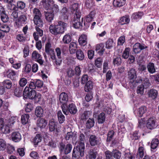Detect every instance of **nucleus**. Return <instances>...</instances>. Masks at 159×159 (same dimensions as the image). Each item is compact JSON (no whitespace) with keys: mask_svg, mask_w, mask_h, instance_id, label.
<instances>
[{"mask_svg":"<svg viewBox=\"0 0 159 159\" xmlns=\"http://www.w3.org/2000/svg\"><path fill=\"white\" fill-rule=\"evenodd\" d=\"M125 41V38L124 36L120 37L118 40V44L119 45H122Z\"/></svg>","mask_w":159,"mask_h":159,"instance_id":"338daca9","label":"nucleus"},{"mask_svg":"<svg viewBox=\"0 0 159 159\" xmlns=\"http://www.w3.org/2000/svg\"><path fill=\"white\" fill-rule=\"evenodd\" d=\"M159 142L157 139H153L151 143V148L153 149H155L157 147Z\"/></svg>","mask_w":159,"mask_h":159,"instance_id":"09e8293b","label":"nucleus"},{"mask_svg":"<svg viewBox=\"0 0 159 159\" xmlns=\"http://www.w3.org/2000/svg\"><path fill=\"white\" fill-rule=\"evenodd\" d=\"M27 83V80L25 78H21L19 81V84L20 87H22L25 86Z\"/></svg>","mask_w":159,"mask_h":159,"instance_id":"5fc2aeb1","label":"nucleus"},{"mask_svg":"<svg viewBox=\"0 0 159 159\" xmlns=\"http://www.w3.org/2000/svg\"><path fill=\"white\" fill-rule=\"evenodd\" d=\"M45 18L48 22H52L53 20L54 15L53 12L45 11L44 12Z\"/></svg>","mask_w":159,"mask_h":159,"instance_id":"2eb2a0df","label":"nucleus"},{"mask_svg":"<svg viewBox=\"0 0 159 159\" xmlns=\"http://www.w3.org/2000/svg\"><path fill=\"white\" fill-rule=\"evenodd\" d=\"M94 120L93 118H89L87 121L86 126L88 128L90 129L94 126Z\"/></svg>","mask_w":159,"mask_h":159,"instance_id":"ea45409f","label":"nucleus"},{"mask_svg":"<svg viewBox=\"0 0 159 159\" xmlns=\"http://www.w3.org/2000/svg\"><path fill=\"white\" fill-rule=\"evenodd\" d=\"M143 15V13L142 12H138L134 13L133 14L131 17V19L132 20H136L140 19Z\"/></svg>","mask_w":159,"mask_h":159,"instance_id":"a878e982","label":"nucleus"},{"mask_svg":"<svg viewBox=\"0 0 159 159\" xmlns=\"http://www.w3.org/2000/svg\"><path fill=\"white\" fill-rule=\"evenodd\" d=\"M17 6L18 8L22 10L25 7V4L24 2L19 1L17 2Z\"/></svg>","mask_w":159,"mask_h":159,"instance_id":"052dcab7","label":"nucleus"},{"mask_svg":"<svg viewBox=\"0 0 159 159\" xmlns=\"http://www.w3.org/2000/svg\"><path fill=\"white\" fill-rule=\"evenodd\" d=\"M18 119L17 116H12L7 121L6 124L8 126H11Z\"/></svg>","mask_w":159,"mask_h":159,"instance_id":"c85d7f7f","label":"nucleus"},{"mask_svg":"<svg viewBox=\"0 0 159 159\" xmlns=\"http://www.w3.org/2000/svg\"><path fill=\"white\" fill-rule=\"evenodd\" d=\"M0 30L5 33L8 32L10 29L9 27L7 25L2 24L0 25Z\"/></svg>","mask_w":159,"mask_h":159,"instance_id":"8fccbe9b","label":"nucleus"},{"mask_svg":"<svg viewBox=\"0 0 159 159\" xmlns=\"http://www.w3.org/2000/svg\"><path fill=\"white\" fill-rule=\"evenodd\" d=\"M47 123V120L43 118H40L37 120V126L40 128L43 129L46 127Z\"/></svg>","mask_w":159,"mask_h":159,"instance_id":"dca6fc26","label":"nucleus"},{"mask_svg":"<svg viewBox=\"0 0 159 159\" xmlns=\"http://www.w3.org/2000/svg\"><path fill=\"white\" fill-rule=\"evenodd\" d=\"M27 19L25 16L21 15L16 21V24L18 27H19L22 25L23 24L25 23Z\"/></svg>","mask_w":159,"mask_h":159,"instance_id":"a211bd4d","label":"nucleus"},{"mask_svg":"<svg viewBox=\"0 0 159 159\" xmlns=\"http://www.w3.org/2000/svg\"><path fill=\"white\" fill-rule=\"evenodd\" d=\"M113 156L116 159H120L121 157V153L118 150H116L112 152Z\"/></svg>","mask_w":159,"mask_h":159,"instance_id":"603ef678","label":"nucleus"},{"mask_svg":"<svg viewBox=\"0 0 159 159\" xmlns=\"http://www.w3.org/2000/svg\"><path fill=\"white\" fill-rule=\"evenodd\" d=\"M49 130L51 131H55L57 133H59L60 131V127L58 123L55 121L53 119H52L49 121Z\"/></svg>","mask_w":159,"mask_h":159,"instance_id":"39448f33","label":"nucleus"},{"mask_svg":"<svg viewBox=\"0 0 159 159\" xmlns=\"http://www.w3.org/2000/svg\"><path fill=\"white\" fill-rule=\"evenodd\" d=\"M105 116L104 113H101L98 116V121L99 123H102L105 121Z\"/></svg>","mask_w":159,"mask_h":159,"instance_id":"49530a36","label":"nucleus"},{"mask_svg":"<svg viewBox=\"0 0 159 159\" xmlns=\"http://www.w3.org/2000/svg\"><path fill=\"white\" fill-rule=\"evenodd\" d=\"M33 15L34 16V18L37 17V18L41 17V14L40 11L37 8H34L33 10Z\"/></svg>","mask_w":159,"mask_h":159,"instance_id":"13d9d810","label":"nucleus"},{"mask_svg":"<svg viewBox=\"0 0 159 159\" xmlns=\"http://www.w3.org/2000/svg\"><path fill=\"white\" fill-rule=\"evenodd\" d=\"M68 96L66 93L63 92L61 93L59 97V100L60 102L62 103L61 106H66V103L68 101Z\"/></svg>","mask_w":159,"mask_h":159,"instance_id":"f8f14e48","label":"nucleus"},{"mask_svg":"<svg viewBox=\"0 0 159 159\" xmlns=\"http://www.w3.org/2000/svg\"><path fill=\"white\" fill-rule=\"evenodd\" d=\"M66 73L69 77H71L75 75L74 71L71 67H69L66 69Z\"/></svg>","mask_w":159,"mask_h":159,"instance_id":"bf43d9fd","label":"nucleus"},{"mask_svg":"<svg viewBox=\"0 0 159 159\" xmlns=\"http://www.w3.org/2000/svg\"><path fill=\"white\" fill-rule=\"evenodd\" d=\"M7 150L9 154H11L15 151V149L13 146L8 145L7 147Z\"/></svg>","mask_w":159,"mask_h":159,"instance_id":"e2e57ef3","label":"nucleus"},{"mask_svg":"<svg viewBox=\"0 0 159 159\" xmlns=\"http://www.w3.org/2000/svg\"><path fill=\"white\" fill-rule=\"evenodd\" d=\"M71 37L69 34H65L63 37L62 41L64 44H68L71 40Z\"/></svg>","mask_w":159,"mask_h":159,"instance_id":"c9c22d12","label":"nucleus"},{"mask_svg":"<svg viewBox=\"0 0 159 159\" xmlns=\"http://www.w3.org/2000/svg\"><path fill=\"white\" fill-rule=\"evenodd\" d=\"M6 147V143L4 140L0 139V151H4Z\"/></svg>","mask_w":159,"mask_h":159,"instance_id":"864d4df0","label":"nucleus"},{"mask_svg":"<svg viewBox=\"0 0 159 159\" xmlns=\"http://www.w3.org/2000/svg\"><path fill=\"white\" fill-rule=\"evenodd\" d=\"M61 18L63 20L67 19L69 15L68 11L66 7H63L61 11Z\"/></svg>","mask_w":159,"mask_h":159,"instance_id":"5701e85b","label":"nucleus"},{"mask_svg":"<svg viewBox=\"0 0 159 159\" xmlns=\"http://www.w3.org/2000/svg\"><path fill=\"white\" fill-rule=\"evenodd\" d=\"M148 71L151 73L153 74L155 72L154 64L152 63H150L147 66Z\"/></svg>","mask_w":159,"mask_h":159,"instance_id":"c03bdc74","label":"nucleus"},{"mask_svg":"<svg viewBox=\"0 0 159 159\" xmlns=\"http://www.w3.org/2000/svg\"><path fill=\"white\" fill-rule=\"evenodd\" d=\"M95 14L96 12L94 11L91 12L88 15L85 17V20L88 22H91L94 18Z\"/></svg>","mask_w":159,"mask_h":159,"instance_id":"c756f323","label":"nucleus"},{"mask_svg":"<svg viewBox=\"0 0 159 159\" xmlns=\"http://www.w3.org/2000/svg\"><path fill=\"white\" fill-rule=\"evenodd\" d=\"M126 2V0H114V4L117 7H121L124 5Z\"/></svg>","mask_w":159,"mask_h":159,"instance_id":"a18cd8bd","label":"nucleus"},{"mask_svg":"<svg viewBox=\"0 0 159 159\" xmlns=\"http://www.w3.org/2000/svg\"><path fill=\"white\" fill-rule=\"evenodd\" d=\"M7 76L12 80H15L16 77V72L12 70L9 69L7 70L6 72Z\"/></svg>","mask_w":159,"mask_h":159,"instance_id":"f3484780","label":"nucleus"},{"mask_svg":"<svg viewBox=\"0 0 159 159\" xmlns=\"http://www.w3.org/2000/svg\"><path fill=\"white\" fill-rule=\"evenodd\" d=\"M72 148V145L70 144H68L65 146L63 143H61L60 149L61 152L64 151L65 154H67L71 152Z\"/></svg>","mask_w":159,"mask_h":159,"instance_id":"9d476101","label":"nucleus"},{"mask_svg":"<svg viewBox=\"0 0 159 159\" xmlns=\"http://www.w3.org/2000/svg\"><path fill=\"white\" fill-rule=\"evenodd\" d=\"M89 140L92 146H94L99 143V142L97 139V137L94 135H91L90 136Z\"/></svg>","mask_w":159,"mask_h":159,"instance_id":"b1692460","label":"nucleus"},{"mask_svg":"<svg viewBox=\"0 0 159 159\" xmlns=\"http://www.w3.org/2000/svg\"><path fill=\"white\" fill-rule=\"evenodd\" d=\"M158 94L157 91L153 89H150L148 92L149 97L152 99H155L157 97Z\"/></svg>","mask_w":159,"mask_h":159,"instance_id":"393cba45","label":"nucleus"},{"mask_svg":"<svg viewBox=\"0 0 159 159\" xmlns=\"http://www.w3.org/2000/svg\"><path fill=\"white\" fill-rule=\"evenodd\" d=\"M156 122L155 119L154 117L150 118L147 120L146 127L149 129H153L156 127Z\"/></svg>","mask_w":159,"mask_h":159,"instance_id":"1a4fd4ad","label":"nucleus"},{"mask_svg":"<svg viewBox=\"0 0 159 159\" xmlns=\"http://www.w3.org/2000/svg\"><path fill=\"white\" fill-rule=\"evenodd\" d=\"M93 0H86L85 5L87 7L90 8L93 6Z\"/></svg>","mask_w":159,"mask_h":159,"instance_id":"0e129e2a","label":"nucleus"},{"mask_svg":"<svg viewBox=\"0 0 159 159\" xmlns=\"http://www.w3.org/2000/svg\"><path fill=\"white\" fill-rule=\"evenodd\" d=\"M93 84L92 81L89 80L85 84L84 90L85 92H90L93 89Z\"/></svg>","mask_w":159,"mask_h":159,"instance_id":"412c9836","label":"nucleus"},{"mask_svg":"<svg viewBox=\"0 0 159 159\" xmlns=\"http://www.w3.org/2000/svg\"><path fill=\"white\" fill-rule=\"evenodd\" d=\"M77 49V45L75 42H72L69 45V50L71 54L74 53Z\"/></svg>","mask_w":159,"mask_h":159,"instance_id":"cd10ccee","label":"nucleus"},{"mask_svg":"<svg viewBox=\"0 0 159 159\" xmlns=\"http://www.w3.org/2000/svg\"><path fill=\"white\" fill-rule=\"evenodd\" d=\"M23 94L24 97L28 98L31 99H33L36 95V92L34 90H31L30 91L28 86H26L24 89Z\"/></svg>","mask_w":159,"mask_h":159,"instance_id":"20e7f679","label":"nucleus"},{"mask_svg":"<svg viewBox=\"0 0 159 159\" xmlns=\"http://www.w3.org/2000/svg\"><path fill=\"white\" fill-rule=\"evenodd\" d=\"M115 44L113 40L112 39H109L106 42V47L107 49H111Z\"/></svg>","mask_w":159,"mask_h":159,"instance_id":"37998d69","label":"nucleus"},{"mask_svg":"<svg viewBox=\"0 0 159 159\" xmlns=\"http://www.w3.org/2000/svg\"><path fill=\"white\" fill-rule=\"evenodd\" d=\"M29 117L28 114H24L22 116L21 122L23 124L25 125L28 123Z\"/></svg>","mask_w":159,"mask_h":159,"instance_id":"79ce46f5","label":"nucleus"},{"mask_svg":"<svg viewBox=\"0 0 159 159\" xmlns=\"http://www.w3.org/2000/svg\"><path fill=\"white\" fill-rule=\"evenodd\" d=\"M147 111L146 107L144 106L141 107L138 110L137 116L139 117H141L143 114L145 113Z\"/></svg>","mask_w":159,"mask_h":159,"instance_id":"f704fd0d","label":"nucleus"},{"mask_svg":"<svg viewBox=\"0 0 159 159\" xmlns=\"http://www.w3.org/2000/svg\"><path fill=\"white\" fill-rule=\"evenodd\" d=\"M42 140V137L40 134H37L34 139L33 142L34 145H37L39 143L41 142Z\"/></svg>","mask_w":159,"mask_h":159,"instance_id":"de8ad7c7","label":"nucleus"},{"mask_svg":"<svg viewBox=\"0 0 159 159\" xmlns=\"http://www.w3.org/2000/svg\"><path fill=\"white\" fill-rule=\"evenodd\" d=\"M57 25H51L49 27L50 32L52 34L57 35L63 34L66 30L67 24L61 21H58Z\"/></svg>","mask_w":159,"mask_h":159,"instance_id":"f257e3e1","label":"nucleus"},{"mask_svg":"<svg viewBox=\"0 0 159 159\" xmlns=\"http://www.w3.org/2000/svg\"><path fill=\"white\" fill-rule=\"evenodd\" d=\"M1 18L2 20L4 23L7 22L8 20V17L7 16L5 13V12L1 14L0 15Z\"/></svg>","mask_w":159,"mask_h":159,"instance_id":"680f3d73","label":"nucleus"},{"mask_svg":"<svg viewBox=\"0 0 159 159\" xmlns=\"http://www.w3.org/2000/svg\"><path fill=\"white\" fill-rule=\"evenodd\" d=\"M145 87L143 85H140L137 88V93L140 95H142L144 93V90Z\"/></svg>","mask_w":159,"mask_h":159,"instance_id":"3c124183","label":"nucleus"},{"mask_svg":"<svg viewBox=\"0 0 159 159\" xmlns=\"http://www.w3.org/2000/svg\"><path fill=\"white\" fill-rule=\"evenodd\" d=\"M12 140L15 142H18L20 140L21 137L20 133L17 132H13L11 135Z\"/></svg>","mask_w":159,"mask_h":159,"instance_id":"6ab92c4d","label":"nucleus"},{"mask_svg":"<svg viewBox=\"0 0 159 159\" xmlns=\"http://www.w3.org/2000/svg\"><path fill=\"white\" fill-rule=\"evenodd\" d=\"M95 49L96 51H98V53L102 54L105 50L104 44L100 43L97 44L96 46Z\"/></svg>","mask_w":159,"mask_h":159,"instance_id":"e433bc0d","label":"nucleus"},{"mask_svg":"<svg viewBox=\"0 0 159 159\" xmlns=\"http://www.w3.org/2000/svg\"><path fill=\"white\" fill-rule=\"evenodd\" d=\"M57 58L55 56V59H52L54 63V64L57 66H60L62 62V59L61 56V51L59 48H57L55 49Z\"/></svg>","mask_w":159,"mask_h":159,"instance_id":"423d86ee","label":"nucleus"},{"mask_svg":"<svg viewBox=\"0 0 159 159\" xmlns=\"http://www.w3.org/2000/svg\"><path fill=\"white\" fill-rule=\"evenodd\" d=\"M45 51L48 54L50 55L52 59H55V55L54 49L51 48V45L50 43H48L46 44Z\"/></svg>","mask_w":159,"mask_h":159,"instance_id":"0eeeda50","label":"nucleus"},{"mask_svg":"<svg viewBox=\"0 0 159 159\" xmlns=\"http://www.w3.org/2000/svg\"><path fill=\"white\" fill-rule=\"evenodd\" d=\"M76 56L77 59L80 60H83L84 57L83 52L80 49L77 50L76 52Z\"/></svg>","mask_w":159,"mask_h":159,"instance_id":"58836bf2","label":"nucleus"},{"mask_svg":"<svg viewBox=\"0 0 159 159\" xmlns=\"http://www.w3.org/2000/svg\"><path fill=\"white\" fill-rule=\"evenodd\" d=\"M85 145L84 143H79L76 148L73 150L72 158L73 159H79L80 157L84 156V154Z\"/></svg>","mask_w":159,"mask_h":159,"instance_id":"f03ea898","label":"nucleus"},{"mask_svg":"<svg viewBox=\"0 0 159 159\" xmlns=\"http://www.w3.org/2000/svg\"><path fill=\"white\" fill-rule=\"evenodd\" d=\"M53 2L52 0H43L42 2V5L47 10H50L53 6Z\"/></svg>","mask_w":159,"mask_h":159,"instance_id":"ddd939ff","label":"nucleus"},{"mask_svg":"<svg viewBox=\"0 0 159 159\" xmlns=\"http://www.w3.org/2000/svg\"><path fill=\"white\" fill-rule=\"evenodd\" d=\"M130 21L129 16H125L121 17L120 19L119 22L122 25L128 24Z\"/></svg>","mask_w":159,"mask_h":159,"instance_id":"2f4dec72","label":"nucleus"},{"mask_svg":"<svg viewBox=\"0 0 159 159\" xmlns=\"http://www.w3.org/2000/svg\"><path fill=\"white\" fill-rule=\"evenodd\" d=\"M2 83L4 86L7 89H10L11 87V83L9 80H5Z\"/></svg>","mask_w":159,"mask_h":159,"instance_id":"6e6d98bb","label":"nucleus"},{"mask_svg":"<svg viewBox=\"0 0 159 159\" xmlns=\"http://www.w3.org/2000/svg\"><path fill=\"white\" fill-rule=\"evenodd\" d=\"M128 75L129 78L131 80V82L133 83L137 77L136 71L134 69H131L128 72Z\"/></svg>","mask_w":159,"mask_h":159,"instance_id":"4468645a","label":"nucleus"},{"mask_svg":"<svg viewBox=\"0 0 159 159\" xmlns=\"http://www.w3.org/2000/svg\"><path fill=\"white\" fill-rule=\"evenodd\" d=\"M61 108L63 113L67 115L70 112L71 114H75L77 111V109L75 105L73 103H71L69 105L66 109L65 108V106H61Z\"/></svg>","mask_w":159,"mask_h":159,"instance_id":"7ed1b4c3","label":"nucleus"},{"mask_svg":"<svg viewBox=\"0 0 159 159\" xmlns=\"http://www.w3.org/2000/svg\"><path fill=\"white\" fill-rule=\"evenodd\" d=\"M144 155V148L142 146L139 147L138 149V153L136 155L137 157L139 159H142Z\"/></svg>","mask_w":159,"mask_h":159,"instance_id":"72a5a7b5","label":"nucleus"},{"mask_svg":"<svg viewBox=\"0 0 159 159\" xmlns=\"http://www.w3.org/2000/svg\"><path fill=\"white\" fill-rule=\"evenodd\" d=\"M35 114L38 117L42 116L43 114V110L42 107L40 106L37 107L35 109Z\"/></svg>","mask_w":159,"mask_h":159,"instance_id":"bb28decb","label":"nucleus"},{"mask_svg":"<svg viewBox=\"0 0 159 159\" xmlns=\"http://www.w3.org/2000/svg\"><path fill=\"white\" fill-rule=\"evenodd\" d=\"M24 53V57H26L28 56L29 53V48L28 46H25L23 50Z\"/></svg>","mask_w":159,"mask_h":159,"instance_id":"774afa93","label":"nucleus"},{"mask_svg":"<svg viewBox=\"0 0 159 159\" xmlns=\"http://www.w3.org/2000/svg\"><path fill=\"white\" fill-rule=\"evenodd\" d=\"M57 117L58 120L60 123H62L65 121V116L62 114L61 111H59L58 112Z\"/></svg>","mask_w":159,"mask_h":159,"instance_id":"a19ab883","label":"nucleus"},{"mask_svg":"<svg viewBox=\"0 0 159 159\" xmlns=\"http://www.w3.org/2000/svg\"><path fill=\"white\" fill-rule=\"evenodd\" d=\"M130 49L129 48H126L123 54L122 55V57L124 59L127 58L129 56V52Z\"/></svg>","mask_w":159,"mask_h":159,"instance_id":"4d7b16f0","label":"nucleus"},{"mask_svg":"<svg viewBox=\"0 0 159 159\" xmlns=\"http://www.w3.org/2000/svg\"><path fill=\"white\" fill-rule=\"evenodd\" d=\"M106 159H113L112 152L109 151H106L105 153Z\"/></svg>","mask_w":159,"mask_h":159,"instance_id":"69168bd1","label":"nucleus"},{"mask_svg":"<svg viewBox=\"0 0 159 159\" xmlns=\"http://www.w3.org/2000/svg\"><path fill=\"white\" fill-rule=\"evenodd\" d=\"M78 16H74V18L75 19L73 21V26L75 28H79L82 27V25L80 22V15L79 17H78Z\"/></svg>","mask_w":159,"mask_h":159,"instance_id":"aec40b11","label":"nucleus"},{"mask_svg":"<svg viewBox=\"0 0 159 159\" xmlns=\"http://www.w3.org/2000/svg\"><path fill=\"white\" fill-rule=\"evenodd\" d=\"M148 48V47L144 44H141L139 43H137L134 44L133 47V50L135 53H139L141 50Z\"/></svg>","mask_w":159,"mask_h":159,"instance_id":"9b49d317","label":"nucleus"},{"mask_svg":"<svg viewBox=\"0 0 159 159\" xmlns=\"http://www.w3.org/2000/svg\"><path fill=\"white\" fill-rule=\"evenodd\" d=\"M31 58L32 60L36 61L41 65H42L43 63L41 55L36 51H34L33 52Z\"/></svg>","mask_w":159,"mask_h":159,"instance_id":"6e6552de","label":"nucleus"},{"mask_svg":"<svg viewBox=\"0 0 159 159\" xmlns=\"http://www.w3.org/2000/svg\"><path fill=\"white\" fill-rule=\"evenodd\" d=\"M71 8L74 11L75 16H78V17H80V13L78 10V3H75L72 5Z\"/></svg>","mask_w":159,"mask_h":159,"instance_id":"7c9ffc66","label":"nucleus"},{"mask_svg":"<svg viewBox=\"0 0 159 159\" xmlns=\"http://www.w3.org/2000/svg\"><path fill=\"white\" fill-rule=\"evenodd\" d=\"M78 41L80 44L82 46L85 45L87 43V37L86 35L82 34L79 38Z\"/></svg>","mask_w":159,"mask_h":159,"instance_id":"4be33fe9","label":"nucleus"},{"mask_svg":"<svg viewBox=\"0 0 159 159\" xmlns=\"http://www.w3.org/2000/svg\"><path fill=\"white\" fill-rule=\"evenodd\" d=\"M89 111H85L80 115V118L82 120H85L89 118L91 114Z\"/></svg>","mask_w":159,"mask_h":159,"instance_id":"4c0bfd02","label":"nucleus"},{"mask_svg":"<svg viewBox=\"0 0 159 159\" xmlns=\"http://www.w3.org/2000/svg\"><path fill=\"white\" fill-rule=\"evenodd\" d=\"M36 17L35 18H34V23L36 25L37 27H42L43 26V22L41 18V17L39 18H37Z\"/></svg>","mask_w":159,"mask_h":159,"instance_id":"473e14b6","label":"nucleus"}]
</instances>
